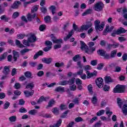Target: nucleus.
<instances>
[{"mask_svg":"<svg viewBox=\"0 0 127 127\" xmlns=\"http://www.w3.org/2000/svg\"><path fill=\"white\" fill-rule=\"evenodd\" d=\"M118 51L117 50H114L112 51L110 55V54L107 53V51H104L103 49H99L97 51V53L98 55H100V56H102L104 57V59L106 60H109L111 58H115L117 55Z\"/></svg>","mask_w":127,"mask_h":127,"instance_id":"obj_1","label":"nucleus"},{"mask_svg":"<svg viewBox=\"0 0 127 127\" xmlns=\"http://www.w3.org/2000/svg\"><path fill=\"white\" fill-rule=\"evenodd\" d=\"M72 27L73 29L71 30L70 31L68 32L67 36L64 38V41H67L68 39H70V38L72 37L73 34H74V31H78V32H81V31H83V30L81 29V27L80 29H79V27H78V26H77L75 23L73 24Z\"/></svg>","mask_w":127,"mask_h":127,"instance_id":"obj_2","label":"nucleus"},{"mask_svg":"<svg viewBox=\"0 0 127 127\" xmlns=\"http://www.w3.org/2000/svg\"><path fill=\"white\" fill-rule=\"evenodd\" d=\"M105 7V4L102 1H98L95 4L94 9L95 11H102L103 8Z\"/></svg>","mask_w":127,"mask_h":127,"instance_id":"obj_3","label":"nucleus"},{"mask_svg":"<svg viewBox=\"0 0 127 127\" xmlns=\"http://www.w3.org/2000/svg\"><path fill=\"white\" fill-rule=\"evenodd\" d=\"M125 86L124 85H121L118 84L114 88L113 92L114 93H125Z\"/></svg>","mask_w":127,"mask_h":127,"instance_id":"obj_4","label":"nucleus"},{"mask_svg":"<svg viewBox=\"0 0 127 127\" xmlns=\"http://www.w3.org/2000/svg\"><path fill=\"white\" fill-rule=\"evenodd\" d=\"M80 49L81 50H83V49H86L85 50V53H87L88 54H90L91 52H90V49H89V48L88 47V46L85 44V42H84L83 41H80Z\"/></svg>","mask_w":127,"mask_h":127,"instance_id":"obj_5","label":"nucleus"},{"mask_svg":"<svg viewBox=\"0 0 127 127\" xmlns=\"http://www.w3.org/2000/svg\"><path fill=\"white\" fill-rule=\"evenodd\" d=\"M93 25V23H92V22L91 21H86V25H82L81 26V29L82 31L84 30H88L89 28H91Z\"/></svg>","mask_w":127,"mask_h":127,"instance_id":"obj_6","label":"nucleus"},{"mask_svg":"<svg viewBox=\"0 0 127 127\" xmlns=\"http://www.w3.org/2000/svg\"><path fill=\"white\" fill-rule=\"evenodd\" d=\"M50 38L53 43H63V40L62 39H57V38L53 34L50 35Z\"/></svg>","mask_w":127,"mask_h":127,"instance_id":"obj_7","label":"nucleus"},{"mask_svg":"<svg viewBox=\"0 0 127 127\" xmlns=\"http://www.w3.org/2000/svg\"><path fill=\"white\" fill-rule=\"evenodd\" d=\"M95 83L98 88H103L104 86V80L102 77L98 78L96 80Z\"/></svg>","mask_w":127,"mask_h":127,"instance_id":"obj_8","label":"nucleus"},{"mask_svg":"<svg viewBox=\"0 0 127 127\" xmlns=\"http://www.w3.org/2000/svg\"><path fill=\"white\" fill-rule=\"evenodd\" d=\"M116 65L117 64H111L110 65H109V67H110V68H113V67H114V72L119 73L122 71V67L120 66H116Z\"/></svg>","mask_w":127,"mask_h":127,"instance_id":"obj_9","label":"nucleus"},{"mask_svg":"<svg viewBox=\"0 0 127 127\" xmlns=\"http://www.w3.org/2000/svg\"><path fill=\"white\" fill-rule=\"evenodd\" d=\"M105 27V22H101V23L100 25H99L98 26H96L95 27V29L96 31H98L99 30V31H102L103 29H104V28Z\"/></svg>","mask_w":127,"mask_h":127,"instance_id":"obj_10","label":"nucleus"},{"mask_svg":"<svg viewBox=\"0 0 127 127\" xmlns=\"http://www.w3.org/2000/svg\"><path fill=\"white\" fill-rule=\"evenodd\" d=\"M44 54V52L42 50H40L38 52H37L34 56L33 59L34 60H35L36 59H37L39 56H43Z\"/></svg>","mask_w":127,"mask_h":127,"instance_id":"obj_11","label":"nucleus"},{"mask_svg":"<svg viewBox=\"0 0 127 127\" xmlns=\"http://www.w3.org/2000/svg\"><path fill=\"white\" fill-rule=\"evenodd\" d=\"M42 62L46 64H50L52 62V58H43L42 59Z\"/></svg>","mask_w":127,"mask_h":127,"instance_id":"obj_12","label":"nucleus"},{"mask_svg":"<svg viewBox=\"0 0 127 127\" xmlns=\"http://www.w3.org/2000/svg\"><path fill=\"white\" fill-rule=\"evenodd\" d=\"M12 53L14 61V62H16V61H17V58H19V53L14 50H13Z\"/></svg>","mask_w":127,"mask_h":127,"instance_id":"obj_13","label":"nucleus"},{"mask_svg":"<svg viewBox=\"0 0 127 127\" xmlns=\"http://www.w3.org/2000/svg\"><path fill=\"white\" fill-rule=\"evenodd\" d=\"M36 17V13H34L33 14L29 13L27 15V18L28 21H32V19Z\"/></svg>","mask_w":127,"mask_h":127,"instance_id":"obj_14","label":"nucleus"},{"mask_svg":"<svg viewBox=\"0 0 127 127\" xmlns=\"http://www.w3.org/2000/svg\"><path fill=\"white\" fill-rule=\"evenodd\" d=\"M1 20L2 21H4V22H8L9 20H10V17L6 16V15H3L0 17Z\"/></svg>","mask_w":127,"mask_h":127,"instance_id":"obj_15","label":"nucleus"},{"mask_svg":"<svg viewBox=\"0 0 127 127\" xmlns=\"http://www.w3.org/2000/svg\"><path fill=\"white\" fill-rule=\"evenodd\" d=\"M20 4H21V2H20V1H15L13 3L12 5L11 6V7L12 8H13V9L18 8Z\"/></svg>","mask_w":127,"mask_h":127,"instance_id":"obj_16","label":"nucleus"},{"mask_svg":"<svg viewBox=\"0 0 127 127\" xmlns=\"http://www.w3.org/2000/svg\"><path fill=\"white\" fill-rule=\"evenodd\" d=\"M28 42L30 43L32 42H35L37 40L36 39V36H35V35L32 34L29 38H28Z\"/></svg>","mask_w":127,"mask_h":127,"instance_id":"obj_17","label":"nucleus"},{"mask_svg":"<svg viewBox=\"0 0 127 127\" xmlns=\"http://www.w3.org/2000/svg\"><path fill=\"white\" fill-rule=\"evenodd\" d=\"M127 30L125 29L123 27H120L117 30V35H120V34H123L124 33H126Z\"/></svg>","mask_w":127,"mask_h":127,"instance_id":"obj_18","label":"nucleus"},{"mask_svg":"<svg viewBox=\"0 0 127 127\" xmlns=\"http://www.w3.org/2000/svg\"><path fill=\"white\" fill-rule=\"evenodd\" d=\"M54 105H55V100L52 99L49 101L48 105L46 106V108L49 109V108H52Z\"/></svg>","mask_w":127,"mask_h":127,"instance_id":"obj_19","label":"nucleus"},{"mask_svg":"<svg viewBox=\"0 0 127 127\" xmlns=\"http://www.w3.org/2000/svg\"><path fill=\"white\" fill-rule=\"evenodd\" d=\"M55 92H59V93H64L65 92V88L62 86H58L55 89Z\"/></svg>","mask_w":127,"mask_h":127,"instance_id":"obj_20","label":"nucleus"},{"mask_svg":"<svg viewBox=\"0 0 127 127\" xmlns=\"http://www.w3.org/2000/svg\"><path fill=\"white\" fill-rule=\"evenodd\" d=\"M24 94L27 98H28V97L33 96V94H34V90H31V92L25 90L24 91Z\"/></svg>","mask_w":127,"mask_h":127,"instance_id":"obj_21","label":"nucleus"},{"mask_svg":"<svg viewBox=\"0 0 127 127\" xmlns=\"http://www.w3.org/2000/svg\"><path fill=\"white\" fill-rule=\"evenodd\" d=\"M9 72H10V70H9V66H5L2 70L3 74H4V75H8Z\"/></svg>","mask_w":127,"mask_h":127,"instance_id":"obj_22","label":"nucleus"},{"mask_svg":"<svg viewBox=\"0 0 127 127\" xmlns=\"http://www.w3.org/2000/svg\"><path fill=\"white\" fill-rule=\"evenodd\" d=\"M24 75L26 77V78H30V79L33 78V76H32V73L31 72L29 71H27L24 72Z\"/></svg>","mask_w":127,"mask_h":127,"instance_id":"obj_23","label":"nucleus"},{"mask_svg":"<svg viewBox=\"0 0 127 127\" xmlns=\"http://www.w3.org/2000/svg\"><path fill=\"white\" fill-rule=\"evenodd\" d=\"M105 82L106 83V84H109V83H113L114 81L111 76H106L105 77Z\"/></svg>","mask_w":127,"mask_h":127,"instance_id":"obj_24","label":"nucleus"},{"mask_svg":"<svg viewBox=\"0 0 127 127\" xmlns=\"http://www.w3.org/2000/svg\"><path fill=\"white\" fill-rule=\"evenodd\" d=\"M76 80V78L75 77H72L68 80H67L68 84L69 86H72V85H74L75 84V81Z\"/></svg>","mask_w":127,"mask_h":127,"instance_id":"obj_25","label":"nucleus"},{"mask_svg":"<svg viewBox=\"0 0 127 127\" xmlns=\"http://www.w3.org/2000/svg\"><path fill=\"white\" fill-rule=\"evenodd\" d=\"M92 11H93V9H87L86 11L82 13V16H85V15H88V14H91V13H92Z\"/></svg>","mask_w":127,"mask_h":127,"instance_id":"obj_26","label":"nucleus"},{"mask_svg":"<svg viewBox=\"0 0 127 127\" xmlns=\"http://www.w3.org/2000/svg\"><path fill=\"white\" fill-rule=\"evenodd\" d=\"M34 88V83L33 82H30L28 83L26 86V89H30L31 90H32V89Z\"/></svg>","mask_w":127,"mask_h":127,"instance_id":"obj_27","label":"nucleus"},{"mask_svg":"<svg viewBox=\"0 0 127 127\" xmlns=\"http://www.w3.org/2000/svg\"><path fill=\"white\" fill-rule=\"evenodd\" d=\"M15 44L19 48H24V47H25V46H24V45H22L20 43V41L19 40H16V41H15Z\"/></svg>","mask_w":127,"mask_h":127,"instance_id":"obj_28","label":"nucleus"},{"mask_svg":"<svg viewBox=\"0 0 127 127\" xmlns=\"http://www.w3.org/2000/svg\"><path fill=\"white\" fill-rule=\"evenodd\" d=\"M91 103H92L94 106L97 105V103H98V98H97V96H94L92 97L91 99Z\"/></svg>","mask_w":127,"mask_h":127,"instance_id":"obj_29","label":"nucleus"},{"mask_svg":"<svg viewBox=\"0 0 127 127\" xmlns=\"http://www.w3.org/2000/svg\"><path fill=\"white\" fill-rule=\"evenodd\" d=\"M64 66H65V64L63 62L61 63L57 62L55 64V66L57 68H61V67H64Z\"/></svg>","mask_w":127,"mask_h":127,"instance_id":"obj_30","label":"nucleus"},{"mask_svg":"<svg viewBox=\"0 0 127 127\" xmlns=\"http://www.w3.org/2000/svg\"><path fill=\"white\" fill-rule=\"evenodd\" d=\"M109 32H110V25H106L105 29L103 31V35H106V34H108Z\"/></svg>","mask_w":127,"mask_h":127,"instance_id":"obj_31","label":"nucleus"},{"mask_svg":"<svg viewBox=\"0 0 127 127\" xmlns=\"http://www.w3.org/2000/svg\"><path fill=\"white\" fill-rule=\"evenodd\" d=\"M52 112L54 115H59V108L56 107L52 110Z\"/></svg>","mask_w":127,"mask_h":127,"instance_id":"obj_32","label":"nucleus"},{"mask_svg":"<svg viewBox=\"0 0 127 127\" xmlns=\"http://www.w3.org/2000/svg\"><path fill=\"white\" fill-rule=\"evenodd\" d=\"M62 124V120L59 119L56 124L55 125L52 126V127H59L61 126V124Z\"/></svg>","mask_w":127,"mask_h":127,"instance_id":"obj_33","label":"nucleus"},{"mask_svg":"<svg viewBox=\"0 0 127 127\" xmlns=\"http://www.w3.org/2000/svg\"><path fill=\"white\" fill-rule=\"evenodd\" d=\"M40 9L42 13H43L44 14H45V13H47V8H46L44 6H43L40 7Z\"/></svg>","mask_w":127,"mask_h":127,"instance_id":"obj_34","label":"nucleus"},{"mask_svg":"<svg viewBox=\"0 0 127 127\" xmlns=\"http://www.w3.org/2000/svg\"><path fill=\"white\" fill-rule=\"evenodd\" d=\"M86 73L87 75V76H86L87 79H90V78H92V77H94V76L93 72H90L89 71H87Z\"/></svg>","mask_w":127,"mask_h":127,"instance_id":"obj_35","label":"nucleus"},{"mask_svg":"<svg viewBox=\"0 0 127 127\" xmlns=\"http://www.w3.org/2000/svg\"><path fill=\"white\" fill-rule=\"evenodd\" d=\"M39 7V5H34L32 9H31V12L32 13H34V12H35L36 11H37V10H38V8Z\"/></svg>","mask_w":127,"mask_h":127,"instance_id":"obj_36","label":"nucleus"},{"mask_svg":"<svg viewBox=\"0 0 127 127\" xmlns=\"http://www.w3.org/2000/svg\"><path fill=\"white\" fill-rule=\"evenodd\" d=\"M102 88L104 92H109V91H110V87L109 85H104Z\"/></svg>","mask_w":127,"mask_h":127,"instance_id":"obj_37","label":"nucleus"},{"mask_svg":"<svg viewBox=\"0 0 127 127\" xmlns=\"http://www.w3.org/2000/svg\"><path fill=\"white\" fill-rule=\"evenodd\" d=\"M117 104L120 109H122L123 107V102H122V99L120 98H117Z\"/></svg>","mask_w":127,"mask_h":127,"instance_id":"obj_38","label":"nucleus"},{"mask_svg":"<svg viewBox=\"0 0 127 127\" xmlns=\"http://www.w3.org/2000/svg\"><path fill=\"white\" fill-rule=\"evenodd\" d=\"M38 111L36 110L33 109L29 111L28 113L30 115H32V116H35V115H36L37 114Z\"/></svg>","mask_w":127,"mask_h":127,"instance_id":"obj_39","label":"nucleus"},{"mask_svg":"<svg viewBox=\"0 0 127 127\" xmlns=\"http://www.w3.org/2000/svg\"><path fill=\"white\" fill-rule=\"evenodd\" d=\"M79 59H80V55H76L72 58V60L74 62H77V61H78Z\"/></svg>","mask_w":127,"mask_h":127,"instance_id":"obj_40","label":"nucleus"},{"mask_svg":"<svg viewBox=\"0 0 127 127\" xmlns=\"http://www.w3.org/2000/svg\"><path fill=\"white\" fill-rule=\"evenodd\" d=\"M49 8H50V10H51L52 14H54L56 10V7L54 5H52Z\"/></svg>","mask_w":127,"mask_h":127,"instance_id":"obj_41","label":"nucleus"},{"mask_svg":"<svg viewBox=\"0 0 127 127\" xmlns=\"http://www.w3.org/2000/svg\"><path fill=\"white\" fill-rule=\"evenodd\" d=\"M9 106H10V103H9L8 101L6 102L5 104L3 105V109L6 110L8 109Z\"/></svg>","mask_w":127,"mask_h":127,"instance_id":"obj_42","label":"nucleus"},{"mask_svg":"<svg viewBox=\"0 0 127 127\" xmlns=\"http://www.w3.org/2000/svg\"><path fill=\"white\" fill-rule=\"evenodd\" d=\"M69 110H66L62 114V115L61 116V118L62 119H65L67 117V115L68 114V113H69Z\"/></svg>","mask_w":127,"mask_h":127,"instance_id":"obj_43","label":"nucleus"},{"mask_svg":"<svg viewBox=\"0 0 127 127\" xmlns=\"http://www.w3.org/2000/svg\"><path fill=\"white\" fill-rule=\"evenodd\" d=\"M68 84V80H63L62 81H61L59 83V85H60V86H66V85Z\"/></svg>","mask_w":127,"mask_h":127,"instance_id":"obj_44","label":"nucleus"},{"mask_svg":"<svg viewBox=\"0 0 127 127\" xmlns=\"http://www.w3.org/2000/svg\"><path fill=\"white\" fill-rule=\"evenodd\" d=\"M44 20L46 23H48L51 20V17L49 15H47L44 18Z\"/></svg>","mask_w":127,"mask_h":127,"instance_id":"obj_45","label":"nucleus"},{"mask_svg":"<svg viewBox=\"0 0 127 127\" xmlns=\"http://www.w3.org/2000/svg\"><path fill=\"white\" fill-rule=\"evenodd\" d=\"M104 114H105V111L104 110H101L96 113V116H97V117H100V116L104 115Z\"/></svg>","mask_w":127,"mask_h":127,"instance_id":"obj_46","label":"nucleus"},{"mask_svg":"<svg viewBox=\"0 0 127 127\" xmlns=\"http://www.w3.org/2000/svg\"><path fill=\"white\" fill-rule=\"evenodd\" d=\"M30 50H29V49H25L21 50L20 52V53H21V55L23 56L24 55V54H25V53H26V52H28V51H29Z\"/></svg>","mask_w":127,"mask_h":127,"instance_id":"obj_47","label":"nucleus"},{"mask_svg":"<svg viewBox=\"0 0 127 127\" xmlns=\"http://www.w3.org/2000/svg\"><path fill=\"white\" fill-rule=\"evenodd\" d=\"M17 38L18 39H23L25 37V35L23 34H19L17 35Z\"/></svg>","mask_w":127,"mask_h":127,"instance_id":"obj_48","label":"nucleus"},{"mask_svg":"<svg viewBox=\"0 0 127 127\" xmlns=\"http://www.w3.org/2000/svg\"><path fill=\"white\" fill-rule=\"evenodd\" d=\"M56 44H57L56 45H55L54 46V49H58L59 48H61V47H62L61 44H62V43H56Z\"/></svg>","mask_w":127,"mask_h":127,"instance_id":"obj_49","label":"nucleus"},{"mask_svg":"<svg viewBox=\"0 0 127 127\" xmlns=\"http://www.w3.org/2000/svg\"><path fill=\"white\" fill-rule=\"evenodd\" d=\"M9 120L10 122H11L12 123H13L14 122H15L16 121V116H13L9 118Z\"/></svg>","mask_w":127,"mask_h":127,"instance_id":"obj_50","label":"nucleus"},{"mask_svg":"<svg viewBox=\"0 0 127 127\" xmlns=\"http://www.w3.org/2000/svg\"><path fill=\"white\" fill-rule=\"evenodd\" d=\"M104 65L105 64L103 63L99 64L97 69H98V70H102V69L104 68Z\"/></svg>","mask_w":127,"mask_h":127,"instance_id":"obj_51","label":"nucleus"},{"mask_svg":"<svg viewBox=\"0 0 127 127\" xmlns=\"http://www.w3.org/2000/svg\"><path fill=\"white\" fill-rule=\"evenodd\" d=\"M19 16V13L18 12H14L12 16V18L15 19L16 17Z\"/></svg>","mask_w":127,"mask_h":127,"instance_id":"obj_52","label":"nucleus"},{"mask_svg":"<svg viewBox=\"0 0 127 127\" xmlns=\"http://www.w3.org/2000/svg\"><path fill=\"white\" fill-rule=\"evenodd\" d=\"M69 89L70 91H75L76 89H77V87L76 85L72 84L71 86H69Z\"/></svg>","mask_w":127,"mask_h":127,"instance_id":"obj_53","label":"nucleus"},{"mask_svg":"<svg viewBox=\"0 0 127 127\" xmlns=\"http://www.w3.org/2000/svg\"><path fill=\"white\" fill-rule=\"evenodd\" d=\"M19 113H21V114L23 113H27V110L26 109L24 108V107H21L19 110Z\"/></svg>","mask_w":127,"mask_h":127,"instance_id":"obj_54","label":"nucleus"},{"mask_svg":"<svg viewBox=\"0 0 127 127\" xmlns=\"http://www.w3.org/2000/svg\"><path fill=\"white\" fill-rule=\"evenodd\" d=\"M84 68V70L85 71H89V70H91V69H92V67H91V66L89 65H86L84 66H83Z\"/></svg>","mask_w":127,"mask_h":127,"instance_id":"obj_55","label":"nucleus"},{"mask_svg":"<svg viewBox=\"0 0 127 127\" xmlns=\"http://www.w3.org/2000/svg\"><path fill=\"white\" fill-rule=\"evenodd\" d=\"M46 28V26L45 25H41L39 27V30L40 31H44Z\"/></svg>","mask_w":127,"mask_h":127,"instance_id":"obj_56","label":"nucleus"},{"mask_svg":"<svg viewBox=\"0 0 127 127\" xmlns=\"http://www.w3.org/2000/svg\"><path fill=\"white\" fill-rule=\"evenodd\" d=\"M60 109L61 111H63V110H67V106L64 104H61L60 106Z\"/></svg>","mask_w":127,"mask_h":127,"instance_id":"obj_57","label":"nucleus"},{"mask_svg":"<svg viewBox=\"0 0 127 127\" xmlns=\"http://www.w3.org/2000/svg\"><path fill=\"white\" fill-rule=\"evenodd\" d=\"M37 75L38 77H42L44 75V71L42 70H40L37 73Z\"/></svg>","mask_w":127,"mask_h":127,"instance_id":"obj_58","label":"nucleus"},{"mask_svg":"<svg viewBox=\"0 0 127 127\" xmlns=\"http://www.w3.org/2000/svg\"><path fill=\"white\" fill-rule=\"evenodd\" d=\"M43 99H44V96H41L39 100L37 101V104H41V103L44 101Z\"/></svg>","mask_w":127,"mask_h":127,"instance_id":"obj_59","label":"nucleus"},{"mask_svg":"<svg viewBox=\"0 0 127 127\" xmlns=\"http://www.w3.org/2000/svg\"><path fill=\"white\" fill-rule=\"evenodd\" d=\"M75 122L76 123H80V122H83V118H81V117H77L74 119Z\"/></svg>","mask_w":127,"mask_h":127,"instance_id":"obj_60","label":"nucleus"},{"mask_svg":"<svg viewBox=\"0 0 127 127\" xmlns=\"http://www.w3.org/2000/svg\"><path fill=\"white\" fill-rule=\"evenodd\" d=\"M118 40H119L120 42H124V41H126L127 40V39L124 37L121 36L118 37Z\"/></svg>","mask_w":127,"mask_h":127,"instance_id":"obj_61","label":"nucleus"},{"mask_svg":"<svg viewBox=\"0 0 127 127\" xmlns=\"http://www.w3.org/2000/svg\"><path fill=\"white\" fill-rule=\"evenodd\" d=\"M29 43L30 42L28 41V40H23V44H24V45H26V46H30Z\"/></svg>","mask_w":127,"mask_h":127,"instance_id":"obj_62","label":"nucleus"},{"mask_svg":"<svg viewBox=\"0 0 127 127\" xmlns=\"http://www.w3.org/2000/svg\"><path fill=\"white\" fill-rule=\"evenodd\" d=\"M72 103H74V104H75V105H79V98H75V99H74L72 100Z\"/></svg>","mask_w":127,"mask_h":127,"instance_id":"obj_63","label":"nucleus"},{"mask_svg":"<svg viewBox=\"0 0 127 127\" xmlns=\"http://www.w3.org/2000/svg\"><path fill=\"white\" fill-rule=\"evenodd\" d=\"M75 83L76 85H82V80L79 78H76L75 79Z\"/></svg>","mask_w":127,"mask_h":127,"instance_id":"obj_64","label":"nucleus"}]
</instances>
